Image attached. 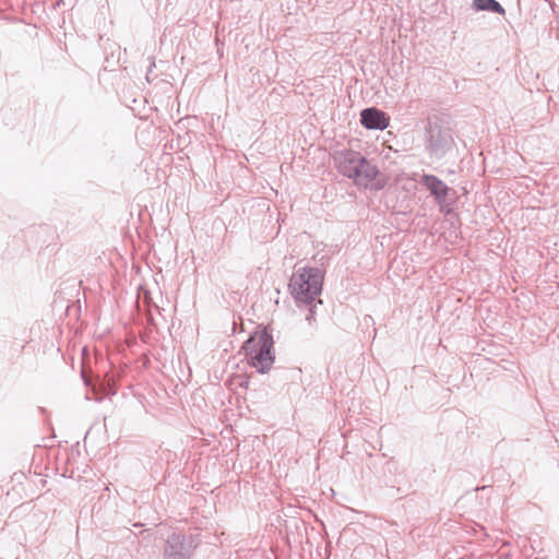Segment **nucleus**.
Returning a JSON list of instances; mask_svg holds the SVG:
<instances>
[{"label": "nucleus", "instance_id": "nucleus-1", "mask_svg": "<svg viewBox=\"0 0 559 559\" xmlns=\"http://www.w3.org/2000/svg\"><path fill=\"white\" fill-rule=\"evenodd\" d=\"M247 362L259 372L267 371L274 362L273 338L264 328L257 330L242 346Z\"/></svg>", "mask_w": 559, "mask_h": 559}, {"label": "nucleus", "instance_id": "nucleus-2", "mask_svg": "<svg viewBox=\"0 0 559 559\" xmlns=\"http://www.w3.org/2000/svg\"><path fill=\"white\" fill-rule=\"evenodd\" d=\"M323 273L317 267L297 269L289 282L292 295L301 302H311L322 289Z\"/></svg>", "mask_w": 559, "mask_h": 559}, {"label": "nucleus", "instance_id": "nucleus-3", "mask_svg": "<svg viewBox=\"0 0 559 559\" xmlns=\"http://www.w3.org/2000/svg\"><path fill=\"white\" fill-rule=\"evenodd\" d=\"M352 179L356 185L371 190H380L388 183V178L366 158L364 159L361 166L358 168V171L353 175Z\"/></svg>", "mask_w": 559, "mask_h": 559}, {"label": "nucleus", "instance_id": "nucleus-4", "mask_svg": "<svg viewBox=\"0 0 559 559\" xmlns=\"http://www.w3.org/2000/svg\"><path fill=\"white\" fill-rule=\"evenodd\" d=\"M365 157L354 151H343L335 156V162L345 176L352 178L353 175L358 171Z\"/></svg>", "mask_w": 559, "mask_h": 559}, {"label": "nucleus", "instance_id": "nucleus-5", "mask_svg": "<svg viewBox=\"0 0 559 559\" xmlns=\"http://www.w3.org/2000/svg\"><path fill=\"white\" fill-rule=\"evenodd\" d=\"M360 122L366 129L384 130L390 124V118L378 108H367L360 112Z\"/></svg>", "mask_w": 559, "mask_h": 559}, {"label": "nucleus", "instance_id": "nucleus-6", "mask_svg": "<svg viewBox=\"0 0 559 559\" xmlns=\"http://www.w3.org/2000/svg\"><path fill=\"white\" fill-rule=\"evenodd\" d=\"M425 186L430 193L437 199L439 203H443L447 199L449 188L439 178L432 175H425L423 177Z\"/></svg>", "mask_w": 559, "mask_h": 559}, {"label": "nucleus", "instance_id": "nucleus-7", "mask_svg": "<svg viewBox=\"0 0 559 559\" xmlns=\"http://www.w3.org/2000/svg\"><path fill=\"white\" fill-rule=\"evenodd\" d=\"M477 3L480 9H489L499 13L503 12L501 5L495 0H477Z\"/></svg>", "mask_w": 559, "mask_h": 559}]
</instances>
